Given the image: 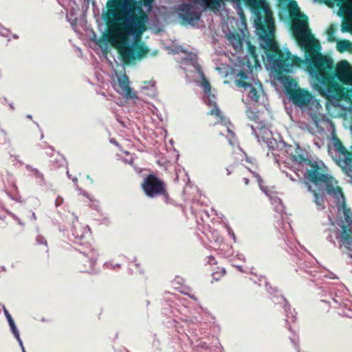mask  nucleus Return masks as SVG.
Segmentation results:
<instances>
[{"label":"nucleus","instance_id":"4be33fe9","mask_svg":"<svg viewBox=\"0 0 352 352\" xmlns=\"http://www.w3.org/2000/svg\"><path fill=\"white\" fill-rule=\"evenodd\" d=\"M6 318H7L8 322H9L10 329H11L12 333H13L14 336L19 341L20 345H22V342H21V340L19 338V332L17 331V327H16V324L14 323V319L12 318V316L10 314L8 315L6 317Z\"/></svg>","mask_w":352,"mask_h":352},{"label":"nucleus","instance_id":"f257e3e1","mask_svg":"<svg viewBox=\"0 0 352 352\" xmlns=\"http://www.w3.org/2000/svg\"><path fill=\"white\" fill-rule=\"evenodd\" d=\"M296 41L305 50L307 72L314 89L328 101H342L352 97V67L346 60L335 64L333 58L320 52V45L308 29V17L300 14L293 21Z\"/></svg>","mask_w":352,"mask_h":352},{"label":"nucleus","instance_id":"f3484780","mask_svg":"<svg viewBox=\"0 0 352 352\" xmlns=\"http://www.w3.org/2000/svg\"><path fill=\"white\" fill-rule=\"evenodd\" d=\"M222 0H195V2L204 6L206 8L214 10L219 6Z\"/></svg>","mask_w":352,"mask_h":352},{"label":"nucleus","instance_id":"c756f323","mask_svg":"<svg viewBox=\"0 0 352 352\" xmlns=\"http://www.w3.org/2000/svg\"><path fill=\"white\" fill-rule=\"evenodd\" d=\"M351 31V26L349 23H344L342 25V32H349Z\"/></svg>","mask_w":352,"mask_h":352},{"label":"nucleus","instance_id":"39448f33","mask_svg":"<svg viewBox=\"0 0 352 352\" xmlns=\"http://www.w3.org/2000/svg\"><path fill=\"white\" fill-rule=\"evenodd\" d=\"M141 187L148 198L163 197L167 199L169 197L166 183L154 174L147 175L142 182Z\"/></svg>","mask_w":352,"mask_h":352},{"label":"nucleus","instance_id":"7ed1b4c3","mask_svg":"<svg viewBox=\"0 0 352 352\" xmlns=\"http://www.w3.org/2000/svg\"><path fill=\"white\" fill-rule=\"evenodd\" d=\"M264 16L261 11L256 12L254 24L260 38L263 42L262 47L265 50L267 58L272 64L279 79L283 83L286 94L291 97L298 89V82L283 73L292 71L294 66L300 67L302 60L297 56H292L289 51L283 52L274 39L275 22L273 13L267 7H263Z\"/></svg>","mask_w":352,"mask_h":352},{"label":"nucleus","instance_id":"cd10ccee","mask_svg":"<svg viewBox=\"0 0 352 352\" xmlns=\"http://www.w3.org/2000/svg\"><path fill=\"white\" fill-rule=\"evenodd\" d=\"M202 86L204 88L205 93H211V85L210 82L204 76L202 80Z\"/></svg>","mask_w":352,"mask_h":352},{"label":"nucleus","instance_id":"c9c22d12","mask_svg":"<svg viewBox=\"0 0 352 352\" xmlns=\"http://www.w3.org/2000/svg\"><path fill=\"white\" fill-rule=\"evenodd\" d=\"M306 185L307 186L308 190L314 195V192H316V190L313 189V187L310 185L309 182H306Z\"/></svg>","mask_w":352,"mask_h":352},{"label":"nucleus","instance_id":"412c9836","mask_svg":"<svg viewBox=\"0 0 352 352\" xmlns=\"http://www.w3.org/2000/svg\"><path fill=\"white\" fill-rule=\"evenodd\" d=\"M337 50L340 52L352 50V43L347 40L339 41L337 43Z\"/></svg>","mask_w":352,"mask_h":352},{"label":"nucleus","instance_id":"423d86ee","mask_svg":"<svg viewBox=\"0 0 352 352\" xmlns=\"http://www.w3.org/2000/svg\"><path fill=\"white\" fill-rule=\"evenodd\" d=\"M289 98L295 105L302 107L310 104L313 96L307 89L298 87L296 91Z\"/></svg>","mask_w":352,"mask_h":352},{"label":"nucleus","instance_id":"79ce46f5","mask_svg":"<svg viewBox=\"0 0 352 352\" xmlns=\"http://www.w3.org/2000/svg\"><path fill=\"white\" fill-rule=\"evenodd\" d=\"M188 296H189L191 299H193L194 300H197V298H196L194 296L188 295Z\"/></svg>","mask_w":352,"mask_h":352},{"label":"nucleus","instance_id":"6e6552de","mask_svg":"<svg viewBox=\"0 0 352 352\" xmlns=\"http://www.w3.org/2000/svg\"><path fill=\"white\" fill-rule=\"evenodd\" d=\"M181 10L183 12L181 14L182 19L188 22V24L199 21L200 19L201 14L194 10L190 4H183Z\"/></svg>","mask_w":352,"mask_h":352},{"label":"nucleus","instance_id":"2f4dec72","mask_svg":"<svg viewBox=\"0 0 352 352\" xmlns=\"http://www.w3.org/2000/svg\"><path fill=\"white\" fill-rule=\"evenodd\" d=\"M73 235L76 238V239H82L83 237H84V233L82 232V234H79L78 232V229H77V227H75L74 228V231L73 232Z\"/></svg>","mask_w":352,"mask_h":352},{"label":"nucleus","instance_id":"1a4fd4ad","mask_svg":"<svg viewBox=\"0 0 352 352\" xmlns=\"http://www.w3.org/2000/svg\"><path fill=\"white\" fill-rule=\"evenodd\" d=\"M120 94L124 95L127 98H135L136 95L133 94L132 88L129 85V80L126 75H122L118 79Z\"/></svg>","mask_w":352,"mask_h":352},{"label":"nucleus","instance_id":"f03ea898","mask_svg":"<svg viewBox=\"0 0 352 352\" xmlns=\"http://www.w3.org/2000/svg\"><path fill=\"white\" fill-rule=\"evenodd\" d=\"M103 17L107 30L98 42L103 52L107 53V45L110 44L124 65L142 60L148 54L149 50L142 38L148 30V16L140 1L109 0Z\"/></svg>","mask_w":352,"mask_h":352},{"label":"nucleus","instance_id":"6ab92c4d","mask_svg":"<svg viewBox=\"0 0 352 352\" xmlns=\"http://www.w3.org/2000/svg\"><path fill=\"white\" fill-rule=\"evenodd\" d=\"M292 160L298 164H306L309 166L311 161L309 158H307L304 154H294L292 156Z\"/></svg>","mask_w":352,"mask_h":352},{"label":"nucleus","instance_id":"37998d69","mask_svg":"<svg viewBox=\"0 0 352 352\" xmlns=\"http://www.w3.org/2000/svg\"><path fill=\"white\" fill-rule=\"evenodd\" d=\"M111 142H113V144H115L116 146L118 145V143L117 142L116 140H111Z\"/></svg>","mask_w":352,"mask_h":352},{"label":"nucleus","instance_id":"dca6fc26","mask_svg":"<svg viewBox=\"0 0 352 352\" xmlns=\"http://www.w3.org/2000/svg\"><path fill=\"white\" fill-rule=\"evenodd\" d=\"M248 87L250 88L248 95V98L252 101L256 102H258L260 98V95L263 91L262 85L259 83L258 87L256 88L251 84V86H249Z\"/></svg>","mask_w":352,"mask_h":352},{"label":"nucleus","instance_id":"ea45409f","mask_svg":"<svg viewBox=\"0 0 352 352\" xmlns=\"http://www.w3.org/2000/svg\"><path fill=\"white\" fill-rule=\"evenodd\" d=\"M334 33V29L331 28L328 30V35L331 36Z\"/></svg>","mask_w":352,"mask_h":352},{"label":"nucleus","instance_id":"c03bdc74","mask_svg":"<svg viewBox=\"0 0 352 352\" xmlns=\"http://www.w3.org/2000/svg\"><path fill=\"white\" fill-rule=\"evenodd\" d=\"M285 310H287V306L286 305H284Z\"/></svg>","mask_w":352,"mask_h":352},{"label":"nucleus","instance_id":"bb28decb","mask_svg":"<svg viewBox=\"0 0 352 352\" xmlns=\"http://www.w3.org/2000/svg\"><path fill=\"white\" fill-rule=\"evenodd\" d=\"M344 217H345V221L348 224H352L351 212L349 208H346V204L344 202Z\"/></svg>","mask_w":352,"mask_h":352},{"label":"nucleus","instance_id":"c85d7f7f","mask_svg":"<svg viewBox=\"0 0 352 352\" xmlns=\"http://www.w3.org/2000/svg\"><path fill=\"white\" fill-rule=\"evenodd\" d=\"M6 215L0 210V228L1 229H4V228H6L8 225V222L6 221Z\"/></svg>","mask_w":352,"mask_h":352},{"label":"nucleus","instance_id":"72a5a7b5","mask_svg":"<svg viewBox=\"0 0 352 352\" xmlns=\"http://www.w3.org/2000/svg\"><path fill=\"white\" fill-rule=\"evenodd\" d=\"M63 203V199L61 197H57V199L55 201V205L56 206H59Z\"/></svg>","mask_w":352,"mask_h":352},{"label":"nucleus","instance_id":"a878e982","mask_svg":"<svg viewBox=\"0 0 352 352\" xmlns=\"http://www.w3.org/2000/svg\"><path fill=\"white\" fill-rule=\"evenodd\" d=\"M334 146L336 149L341 154L346 152L347 150L343 143L339 139H336L334 142Z\"/></svg>","mask_w":352,"mask_h":352},{"label":"nucleus","instance_id":"e433bc0d","mask_svg":"<svg viewBox=\"0 0 352 352\" xmlns=\"http://www.w3.org/2000/svg\"><path fill=\"white\" fill-rule=\"evenodd\" d=\"M243 155H245V159L246 160L247 162L252 163V160H251V158H249V157H248L247 153L243 151Z\"/></svg>","mask_w":352,"mask_h":352},{"label":"nucleus","instance_id":"a18cd8bd","mask_svg":"<svg viewBox=\"0 0 352 352\" xmlns=\"http://www.w3.org/2000/svg\"><path fill=\"white\" fill-rule=\"evenodd\" d=\"M350 257H352V254L351 253L349 254Z\"/></svg>","mask_w":352,"mask_h":352},{"label":"nucleus","instance_id":"0eeeda50","mask_svg":"<svg viewBox=\"0 0 352 352\" xmlns=\"http://www.w3.org/2000/svg\"><path fill=\"white\" fill-rule=\"evenodd\" d=\"M228 175L234 173L238 179H242L245 184H248L249 178L253 173L242 164H233L227 168Z\"/></svg>","mask_w":352,"mask_h":352},{"label":"nucleus","instance_id":"ddd939ff","mask_svg":"<svg viewBox=\"0 0 352 352\" xmlns=\"http://www.w3.org/2000/svg\"><path fill=\"white\" fill-rule=\"evenodd\" d=\"M214 95H210L208 97V102H207V104L211 106L212 109L208 111L207 114L210 116H214L219 118V121H223V116L222 115L221 111L214 102Z\"/></svg>","mask_w":352,"mask_h":352},{"label":"nucleus","instance_id":"58836bf2","mask_svg":"<svg viewBox=\"0 0 352 352\" xmlns=\"http://www.w3.org/2000/svg\"><path fill=\"white\" fill-rule=\"evenodd\" d=\"M43 249L45 250V251L47 252V251L49 250V248H47V243L46 241L45 242V243L43 244Z\"/></svg>","mask_w":352,"mask_h":352},{"label":"nucleus","instance_id":"b1692460","mask_svg":"<svg viewBox=\"0 0 352 352\" xmlns=\"http://www.w3.org/2000/svg\"><path fill=\"white\" fill-rule=\"evenodd\" d=\"M342 155H344V157L342 158L344 164L347 167H352V152L346 150V152L342 153Z\"/></svg>","mask_w":352,"mask_h":352},{"label":"nucleus","instance_id":"393cba45","mask_svg":"<svg viewBox=\"0 0 352 352\" xmlns=\"http://www.w3.org/2000/svg\"><path fill=\"white\" fill-rule=\"evenodd\" d=\"M246 116L249 120L257 122L258 120V111H254L248 109L246 110Z\"/></svg>","mask_w":352,"mask_h":352},{"label":"nucleus","instance_id":"a211bd4d","mask_svg":"<svg viewBox=\"0 0 352 352\" xmlns=\"http://www.w3.org/2000/svg\"><path fill=\"white\" fill-rule=\"evenodd\" d=\"M226 274V271L224 267L217 266L212 269V278L215 281L219 280Z\"/></svg>","mask_w":352,"mask_h":352},{"label":"nucleus","instance_id":"5701e85b","mask_svg":"<svg viewBox=\"0 0 352 352\" xmlns=\"http://www.w3.org/2000/svg\"><path fill=\"white\" fill-rule=\"evenodd\" d=\"M228 134H227V138L229 142V144L234 146L235 145L239 144L238 138L236 137V135L231 130L228 129Z\"/></svg>","mask_w":352,"mask_h":352},{"label":"nucleus","instance_id":"a19ab883","mask_svg":"<svg viewBox=\"0 0 352 352\" xmlns=\"http://www.w3.org/2000/svg\"><path fill=\"white\" fill-rule=\"evenodd\" d=\"M53 149L52 148H50V151H47L46 152V154L47 155H52V153H53Z\"/></svg>","mask_w":352,"mask_h":352},{"label":"nucleus","instance_id":"aec40b11","mask_svg":"<svg viewBox=\"0 0 352 352\" xmlns=\"http://www.w3.org/2000/svg\"><path fill=\"white\" fill-rule=\"evenodd\" d=\"M314 203L318 207H320L321 209H324L325 207L324 206L325 195L323 192H317L316 191L314 195Z\"/></svg>","mask_w":352,"mask_h":352},{"label":"nucleus","instance_id":"7c9ffc66","mask_svg":"<svg viewBox=\"0 0 352 352\" xmlns=\"http://www.w3.org/2000/svg\"><path fill=\"white\" fill-rule=\"evenodd\" d=\"M249 52H250L252 56H253L254 58H256L257 57L256 48L253 45H249Z\"/></svg>","mask_w":352,"mask_h":352},{"label":"nucleus","instance_id":"9b49d317","mask_svg":"<svg viewBox=\"0 0 352 352\" xmlns=\"http://www.w3.org/2000/svg\"><path fill=\"white\" fill-rule=\"evenodd\" d=\"M96 264V260L91 257L88 258L87 256H83L80 260L79 270L82 273H90Z\"/></svg>","mask_w":352,"mask_h":352},{"label":"nucleus","instance_id":"9d476101","mask_svg":"<svg viewBox=\"0 0 352 352\" xmlns=\"http://www.w3.org/2000/svg\"><path fill=\"white\" fill-rule=\"evenodd\" d=\"M341 228L340 245H343L347 250H351L352 245V229L344 224H342Z\"/></svg>","mask_w":352,"mask_h":352},{"label":"nucleus","instance_id":"f8f14e48","mask_svg":"<svg viewBox=\"0 0 352 352\" xmlns=\"http://www.w3.org/2000/svg\"><path fill=\"white\" fill-rule=\"evenodd\" d=\"M320 3H324L328 6H333L334 2L340 7L342 10H350L352 12V0H316Z\"/></svg>","mask_w":352,"mask_h":352},{"label":"nucleus","instance_id":"20e7f679","mask_svg":"<svg viewBox=\"0 0 352 352\" xmlns=\"http://www.w3.org/2000/svg\"><path fill=\"white\" fill-rule=\"evenodd\" d=\"M309 166L311 168L305 173V177L315 185L323 184L327 194L337 202H340L341 199L344 201L342 188L338 185V182L332 175L326 173L325 167L316 162H312Z\"/></svg>","mask_w":352,"mask_h":352},{"label":"nucleus","instance_id":"473e14b6","mask_svg":"<svg viewBox=\"0 0 352 352\" xmlns=\"http://www.w3.org/2000/svg\"><path fill=\"white\" fill-rule=\"evenodd\" d=\"M208 263L209 265H212V266H214V265H217L216 260H215V258H214V257L213 256H210L208 257Z\"/></svg>","mask_w":352,"mask_h":352},{"label":"nucleus","instance_id":"4468645a","mask_svg":"<svg viewBox=\"0 0 352 352\" xmlns=\"http://www.w3.org/2000/svg\"><path fill=\"white\" fill-rule=\"evenodd\" d=\"M249 77L245 70H241L237 74V78L235 80L236 85L239 87L247 89L251 86V82L248 81Z\"/></svg>","mask_w":352,"mask_h":352},{"label":"nucleus","instance_id":"4c0bfd02","mask_svg":"<svg viewBox=\"0 0 352 352\" xmlns=\"http://www.w3.org/2000/svg\"><path fill=\"white\" fill-rule=\"evenodd\" d=\"M3 311H4V314H5V316L7 317L8 315H10V314L9 313V311H8V309H6V307L3 305Z\"/></svg>","mask_w":352,"mask_h":352},{"label":"nucleus","instance_id":"2eb2a0df","mask_svg":"<svg viewBox=\"0 0 352 352\" xmlns=\"http://www.w3.org/2000/svg\"><path fill=\"white\" fill-rule=\"evenodd\" d=\"M227 38L235 50L239 51L243 49V38L239 34L231 33L227 36Z\"/></svg>","mask_w":352,"mask_h":352},{"label":"nucleus","instance_id":"f704fd0d","mask_svg":"<svg viewBox=\"0 0 352 352\" xmlns=\"http://www.w3.org/2000/svg\"><path fill=\"white\" fill-rule=\"evenodd\" d=\"M154 0H142L144 6H151Z\"/></svg>","mask_w":352,"mask_h":352}]
</instances>
